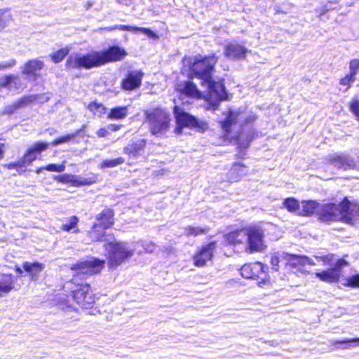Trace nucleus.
<instances>
[{
	"mask_svg": "<svg viewBox=\"0 0 359 359\" xmlns=\"http://www.w3.org/2000/svg\"><path fill=\"white\" fill-rule=\"evenodd\" d=\"M79 222V219L76 216H72L68 219V222L67 224H63L61 226V229L69 232L73 230V233H79V230L77 228V224Z\"/></svg>",
	"mask_w": 359,
	"mask_h": 359,
	"instance_id": "31",
	"label": "nucleus"
},
{
	"mask_svg": "<svg viewBox=\"0 0 359 359\" xmlns=\"http://www.w3.org/2000/svg\"><path fill=\"white\" fill-rule=\"evenodd\" d=\"M0 87L19 89L22 88V83L18 75H4L0 77Z\"/></svg>",
	"mask_w": 359,
	"mask_h": 359,
	"instance_id": "23",
	"label": "nucleus"
},
{
	"mask_svg": "<svg viewBox=\"0 0 359 359\" xmlns=\"http://www.w3.org/2000/svg\"><path fill=\"white\" fill-rule=\"evenodd\" d=\"M13 21V16L8 10H0V31L8 26Z\"/></svg>",
	"mask_w": 359,
	"mask_h": 359,
	"instance_id": "32",
	"label": "nucleus"
},
{
	"mask_svg": "<svg viewBox=\"0 0 359 359\" xmlns=\"http://www.w3.org/2000/svg\"><path fill=\"white\" fill-rule=\"evenodd\" d=\"M73 297L76 303L83 309L91 307L95 302L88 284L81 285L80 287L73 292Z\"/></svg>",
	"mask_w": 359,
	"mask_h": 359,
	"instance_id": "14",
	"label": "nucleus"
},
{
	"mask_svg": "<svg viewBox=\"0 0 359 359\" xmlns=\"http://www.w3.org/2000/svg\"><path fill=\"white\" fill-rule=\"evenodd\" d=\"M283 206L291 212H296L299 209V202L294 198H288L285 200Z\"/></svg>",
	"mask_w": 359,
	"mask_h": 359,
	"instance_id": "40",
	"label": "nucleus"
},
{
	"mask_svg": "<svg viewBox=\"0 0 359 359\" xmlns=\"http://www.w3.org/2000/svg\"><path fill=\"white\" fill-rule=\"evenodd\" d=\"M266 269L267 266L260 262L245 264L241 269V274L244 278L260 280L258 285L263 287L269 282V276L265 271Z\"/></svg>",
	"mask_w": 359,
	"mask_h": 359,
	"instance_id": "11",
	"label": "nucleus"
},
{
	"mask_svg": "<svg viewBox=\"0 0 359 359\" xmlns=\"http://www.w3.org/2000/svg\"><path fill=\"white\" fill-rule=\"evenodd\" d=\"M48 147V144L46 142H36L34 143L24 155L22 159L20 161V165L30 164L34 161L37 156L38 154L46 150Z\"/></svg>",
	"mask_w": 359,
	"mask_h": 359,
	"instance_id": "18",
	"label": "nucleus"
},
{
	"mask_svg": "<svg viewBox=\"0 0 359 359\" xmlns=\"http://www.w3.org/2000/svg\"><path fill=\"white\" fill-rule=\"evenodd\" d=\"M71 178L72 179V184L75 187L90 185L95 182L93 177L84 178L81 176L74 175V177H71Z\"/></svg>",
	"mask_w": 359,
	"mask_h": 359,
	"instance_id": "34",
	"label": "nucleus"
},
{
	"mask_svg": "<svg viewBox=\"0 0 359 359\" xmlns=\"http://www.w3.org/2000/svg\"><path fill=\"white\" fill-rule=\"evenodd\" d=\"M280 257L282 258H283L282 257V255L280 256L278 255V254H274L271 256V264L272 266V269H274L275 271H278V267H279V262H280Z\"/></svg>",
	"mask_w": 359,
	"mask_h": 359,
	"instance_id": "47",
	"label": "nucleus"
},
{
	"mask_svg": "<svg viewBox=\"0 0 359 359\" xmlns=\"http://www.w3.org/2000/svg\"><path fill=\"white\" fill-rule=\"evenodd\" d=\"M4 144L0 142V156H2L4 154Z\"/></svg>",
	"mask_w": 359,
	"mask_h": 359,
	"instance_id": "58",
	"label": "nucleus"
},
{
	"mask_svg": "<svg viewBox=\"0 0 359 359\" xmlns=\"http://www.w3.org/2000/svg\"><path fill=\"white\" fill-rule=\"evenodd\" d=\"M102 241H107L104 246L107 252L108 265L111 268L118 266L134 254L135 249L128 243L110 241L109 239Z\"/></svg>",
	"mask_w": 359,
	"mask_h": 359,
	"instance_id": "5",
	"label": "nucleus"
},
{
	"mask_svg": "<svg viewBox=\"0 0 359 359\" xmlns=\"http://www.w3.org/2000/svg\"><path fill=\"white\" fill-rule=\"evenodd\" d=\"M71 177H74V175H68V174L64 175V177L67 178V183H71V184L72 183V179L71 178Z\"/></svg>",
	"mask_w": 359,
	"mask_h": 359,
	"instance_id": "57",
	"label": "nucleus"
},
{
	"mask_svg": "<svg viewBox=\"0 0 359 359\" xmlns=\"http://www.w3.org/2000/svg\"><path fill=\"white\" fill-rule=\"evenodd\" d=\"M326 161L330 165L344 170L355 166L354 161L349 156L341 154H332L327 156Z\"/></svg>",
	"mask_w": 359,
	"mask_h": 359,
	"instance_id": "16",
	"label": "nucleus"
},
{
	"mask_svg": "<svg viewBox=\"0 0 359 359\" xmlns=\"http://www.w3.org/2000/svg\"><path fill=\"white\" fill-rule=\"evenodd\" d=\"M146 120L150 132L157 137L163 135L170 127V116L161 109H154L145 111Z\"/></svg>",
	"mask_w": 359,
	"mask_h": 359,
	"instance_id": "7",
	"label": "nucleus"
},
{
	"mask_svg": "<svg viewBox=\"0 0 359 359\" xmlns=\"http://www.w3.org/2000/svg\"><path fill=\"white\" fill-rule=\"evenodd\" d=\"M345 285L352 287H359V274L348 277L346 279Z\"/></svg>",
	"mask_w": 359,
	"mask_h": 359,
	"instance_id": "44",
	"label": "nucleus"
},
{
	"mask_svg": "<svg viewBox=\"0 0 359 359\" xmlns=\"http://www.w3.org/2000/svg\"><path fill=\"white\" fill-rule=\"evenodd\" d=\"M217 62V57L214 54L204 57L198 55L186 59L184 66L189 67L191 73L200 81L201 86L207 90H225L223 80H215L212 76V72ZM182 71H184V68Z\"/></svg>",
	"mask_w": 359,
	"mask_h": 359,
	"instance_id": "3",
	"label": "nucleus"
},
{
	"mask_svg": "<svg viewBox=\"0 0 359 359\" xmlns=\"http://www.w3.org/2000/svg\"><path fill=\"white\" fill-rule=\"evenodd\" d=\"M355 81V77L351 74H348L341 79L340 83L342 86L350 87L351 84L353 83Z\"/></svg>",
	"mask_w": 359,
	"mask_h": 359,
	"instance_id": "46",
	"label": "nucleus"
},
{
	"mask_svg": "<svg viewBox=\"0 0 359 359\" xmlns=\"http://www.w3.org/2000/svg\"><path fill=\"white\" fill-rule=\"evenodd\" d=\"M334 255L330 254L323 256H316V258L318 261L323 262L324 265H330L332 264L334 260Z\"/></svg>",
	"mask_w": 359,
	"mask_h": 359,
	"instance_id": "45",
	"label": "nucleus"
},
{
	"mask_svg": "<svg viewBox=\"0 0 359 359\" xmlns=\"http://www.w3.org/2000/svg\"><path fill=\"white\" fill-rule=\"evenodd\" d=\"M109 133L108 128H102L96 132V134L99 137H104L107 136L109 135Z\"/></svg>",
	"mask_w": 359,
	"mask_h": 359,
	"instance_id": "50",
	"label": "nucleus"
},
{
	"mask_svg": "<svg viewBox=\"0 0 359 359\" xmlns=\"http://www.w3.org/2000/svg\"><path fill=\"white\" fill-rule=\"evenodd\" d=\"M16 64V61L14 59H11L8 61H4L0 62V71L11 69L14 67Z\"/></svg>",
	"mask_w": 359,
	"mask_h": 359,
	"instance_id": "48",
	"label": "nucleus"
},
{
	"mask_svg": "<svg viewBox=\"0 0 359 359\" xmlns=\"http://www.w3.org/2000/svg\"><path fill=\"white\" fill-rule=\"evenodd\" d=\"M248 174L246 166L240 163H235L227 173V179L230 182L239 181L242 177Z\"/></svg>",
	"mask_w": 359,
	"mask_h": 359,
	"instance_id": "20",
	"label": "nucleus"
},
{
	"mask_svg": "<svg viewBox=\"0 0 359 359\" xmlns=\"http://www.w3.org/2000/svg\"><path fill=\"white\" fill-rule=\"evenodd\" d=\"M43 169H44V167L39 168H37V170H36V172L37 173H39V172H41V170H43Z\"/></svg>",
	"mask_w": 359,
	"mask_h": 359,
	"instance_id": "60",
	"label": "nucleus"
},
{
	"mask_svg": "<svg viewBox=\"0 0 359 359\" xmlns=\"http://www.w3.org/2000/svg\"><path fill=\"white\" fill-rule=\"evenodd\" d=\"M56 179L62 183H67V178L64 177V175L57 177Z\"/></svg>",
	"mask_w": 359,
	"mask_h": 359,
	"instance_id": "56",
	"label": "nucleus"
},
{
	"mask_svg": "<svg viewBox=\"0 0 359 359\" xmlns=\"http://www.w3.org/2000/svg\"><path fill=\"white\" fill-rule=\"evenodd\" d=\"M247 50L237 43H229L224 48V55L231 59L243 58Z\"/></svg>",
	"mask_w": 359,
	"mask_h": 359,
	"instance_id": "24",
	"label": "nucleus"
},
{
	"mask_svg": "<svg viewBox=\"0 0 359 359\" xmlns=\"http://www.w3.org/2000/svg\"><path fill=\"white\" fill-rule=\"evenodd\" d=\"M22 267L24 270L29 274L31 280H36L39 274L44 269L45 266L39 262H25L23 263Z\"/></svg>",
	"mask_w": 359,
	"mask_h": 359,
	"instance_id": "26",
	"label": "nucleus"
},
{
	"mask_svg": "<svg viewBox=\"0 0 359 359\" xmlns=\"http://www.w3.org/2000/svg\"><path fill=\"white\" fill-rule=\"evenodd\" d=\"M124 158L118 157L114 159H106L102 161L100 165L101 168H114L124 163Z\"/></svg>",
	"mask_w": 359,
	"mask_h": 359,
	"instance_id": "39",
	"label": "nucleus"
},
{
	"mask_svg": "<svg viewBox=\"0 0 359 359\" xmlns=\"http://www.w3.org/2000/svg\"><path fill=\"white\" fill-rule=\"evenodd\" d=\"M69 50L70 48L69 47H65L50 54V57L53 62L58 63L64 59V57L69 53Z\"/></svg>",
	"mask_w": 359,
	"mask_h": 359,
	"instance_id": "36",
	"label": "nucleus"
},
{
	"mask_svg": "<svg viewBox=\"0 0 359 359\" xmlns=\"http://www.w3.org/2000/svg\"><path fill=\"white\" fill-rule=\"evenodd\" d=\"M282 257L287 260V264L293 268L303 266L306 264L314 265L313 261L306 256L283 253Z\"/></svg>",
	"mask_w": 359,
	"mask_h": 359,
	"instance_id": "22",
	"label": "nucleus"
},
{
	"mask_svg": "<svg viewBox=\"0 0 359 359\" xmlns=\"http://www.w3.org/2000/svg\"><path fill=\"white\" fill-rule=\"evenodd\" d=\"M44 67L43 61L39 59L28 60L23 66L20 67L22 74L26 76H36L37 72L41 70Z\"/></svg>",
	"mask_w": 359,
	"mask_h": 359,
	"instance_id": "21",
	"label": "nucleus"
},
{
	"mask_svg": "<svg viewBox=\"0 0 359 359\" xmlns=\"http://www.w3.org/2000/svg\"><path fill=\"white\" fill-rule=\"evenodd\" d=\"M359 72V60L353 59L349 62V74L355 77Z\"/></svg>",
	"mask_w": 359,
	"mask_h": 359,
	"instance_id": "41",
	"label": "nucleus"
},
{
	"mask_svg": "<svg viewBox=\"0 0 359 359\" xmlns=\"http://www.w3.org/2000/svg\"><path fill=\"white\" fill-rule=\"evenodd\" d=\"M84 126H83L82 128H81L80 130H76L74 133L73 134H68L64 137H61L58 139H56L55 140H54L51 144L53 146H57L58 144H62V143H65V142H68L69 141H71L72 140H73L76 135H78L81 132H82L83 130V128H84Z\"/></svg>",
	"mask_w": 359,
	"mask_h": 359,
	"instance_id": "38",
	"label": "nucleus"
},
{
	"mask_svg": "<svg viewBox=\"0 0 359 359\" xmlns=\"http://www.w3.org/2000/svg\"><path fill=\"white\" fill-rule=\"evenodd\" d=\"M121 125L109 124L107 126V128H108V130H109L111 131H117L121 128Z\"/></svg>",
	"mask_w": 359,
	"mask_h": 359,
	"instance_id": "53",
	"label": "nucleus"
},
{
	"mask_svg": "<svg viewBox=\"0 0 359 359\" xmlns=\"http://www.w3.org/2000/svg\"><path fill=\"white\" fill-rule=\"evenodd\" d=\"M143 73L139 70L129 72L126 78L122 81L123 90H134L140 86Z\"/></svg>",
	"mask_w": 359,
	"mask_h": 359,
	"instance_id": "19",
	"label": "nucleus"
},
{
	"mask_svg": "<svg viewBox=\"0 0 359 359\" xmlns=\"http://www.w3.org/2000/svg\"><path fill=\"white\" fill-rule=\"evenodd\" d=\"M96 220L89 234L93 241H99L104 239V229L110 228L114 223V212L111 209H105L101 213L97 215Z\"/></svg>",
	"mask_w": 359,
	"mask_h": 359,
	"instance_id": "10",
	"label": "nucleus"
},
{
	"mask_svg": "<svg viewBox=\"0 0 359 359\" xmlns=\"http://www.w3.org/2000/svg\"><path fill=\"white\" fill-rule=\"evenodd\" d=\"M184 231L187 236H196L200 234L206 233L208 231V228L206 226L201 227L189 226L185 229Z\"/></svg>",
	"mask_w": 359,
	"mask_h": 359,
	"instance_id": "37",
	"label": "nucleus"
},
{
	"mask_svg": "<svg viewBox=\"0 0 359 359\" xmlns=\"http://www.w3.org/2000/svg\"><path fill=\"white\" fill-rule=\"evenodd\" d=\"M356 343L359 344V338H353V339H348L341 341H336L334 344H348V346H345L344 348H348L351 346V344Z\"/></svg>",
	"mask_w": 359,
	"mask_h": 359,
	"instance_id": "49",
	"label": "nucleus"
},
{
	"mask_svg": "<svg viewBox=\"0 0 359 359\" xmlns=\"http://www.w3.org/2000/svg\"><path fill=\"white\" fill-rule=\"evenodd\" d=\"M34 98L33 97H26L24 98H22L19 101H18L16 103H15L12 106H9L6 108V112L8 114H12L13 113L16 109H19L20 107L26 105L30 102H32L34 101Z\"/></svg>",
	"mask_w": 359,
	"mask_h": 359,
	"instance_id": "33",
	"label": "nucleus"
},
{
	"mask_svg": "<svg viewBox=\"0 0 359 359\" xmlns=\"http://www.w3.org/2000/svg\"><path fill=\"white\" fill-rule=\"evenodd\" d=\"M174 112L176 118L175 133L177 134H183L185 128L194 129L199 133H204L208 128L205 121L197 119L195 116L184 111L177 106L174 107Z\"/></svg>",
	"mask_w": 359,
	"mask_h": 359,
	"instance_id": "6",
	"label": "nucleus"
},
{
	"mask_svg": "<svg viewBox=\"0 0 359 359\" xmlns=\"http://www.w3.org/2000/svg\"><path fill=\"white\" fill-rule=\"evenodd\" d=\"M224 120L220 121L224 135L230 141H236L240 149L248 147L253 139V133L250 128L243 127V123H248L256 119L254 114L247 116L245 113L229 110Z\"/></svg>",
	"mask_w": 359,
	"mask_h": 359,
	"instance_id": "2",
	"label": "nucleus"
},
{
	"mask_svg": "<svg viewBox=\"0 0 359 359\" xmlns=\"http://www.w3.org/2000/svg\"><path fill=\"white\" fill-rule=\"evenodd\" d=\"M321 205L322 204L318 203L314 201H303L302 203V210L300 214L304 216H310L316 213L318 215V212Z\"/></svg>",
	"mask_w": 359,
	"mask_h": 359,
	"instance_id": "29",
	"label": "nucleus"
},
{
	"mask_svg": "<svg viewBox=\"0 0 359 359\" xmlns=\"http://www.w3.org/2000/svg\"><path fill=\"white\" fill-rule=\"evenodd\" d=\"M100 52L93 51L88 54L72 53L67 58L65 65L68 69H90L102 65Z\"/></svg>",
	"mask_w": 359,
	"mask_h": 359,
	"instance_id": "8",
	"label": "nucleus"
},
{
	"mask_svg": "<svg viewBox=\"0 0 359 359\" xmlns=\"http://www.w3.org/2000/svg\"><path fill=\"white\" fill-rule=\"evenodd\" d=\"M224 241L232 245L238 253L263 252L267 248L264 231L258 225H250L231 231L224 236Z\"/></svg>",
	"mask_w": 359,
	"mask_h": 359,
	"instance_id": "1",
	"label": "nucleus"
},
{
	"mask_svg": "<svg viewBox=\"0 0 359 359\" xmlns=\"http://www.w3.org/2000/svg\"><path fill=\"white\" fill-rule=\"evenodd\" d=\"M104 264V261L91 257L87 260L72 265L71 269L77 271L78 274L90 276L99 273L103 268Z\"/></svg>",
	"mask_w": 359,
	"mask_h": 359,
	"instance_id": "13",
	"label": "nucleus"
},
{
	"mask_svg": "<svg viewBox=\"0 0 359 359\" xmlns=\"http://www.w3.org/2000/svg\"><path fill=\"white\" fill-rule=\"evenodd\" d=\"M15 287L14 278L11 274H0V297L8 294Z\"/></svg>",
	"mask_w": 359,
	"mask_h": 359,
	"instance_id": "25",
	"label": "nucleus"
},
{
	"mask_svg": "<svg viewBox=\"0 0 359 359\" xmlns=\"http://www.w3.org/2000/svg\"><path fill=\"white\" fill-rule=\"evenodd\" d=\"M128 114V107L119 106L111 108L107 113V118L110 120L124 119Z\"/></svg>",
	"mask_w": 359,
	"mask_h": 359,
	"instance_id": "30",
	"label": "nucleus"
},
{
	"mask_svg": "<svg viewBox=\"0 0 359 359\" xmlns=\"http://www.w3.org/2000/svg\"><path fill=\"white\" fill-rule=\"evenodd\" d=\"M15 271L19 274H21L22 273V269L18 266H15Z\"/></svg>",
	"mask_w": 359,
	"mask_h": 359,
	"instance_id": "59",
	"label": "nucleus"
},
{
	"mask_svg": "<svg viewBox=\"0 0 359 359\" xmlns=\"http://www.w3.org/2000/svg\"><path fill=\"white\" fill-rule=\"evenodd\" d=\"M101 63L104 65L109 62L121 60L126 55V52L118 46H113L107 50L100 52Z\"/></svg>",
	"mask_w": 359,
	"mask_h": 359,
	"instance_id": "17",
	"label": "nucleus"
},
{
	"mask_svg": "<svg viewBox=\"0 0 359 359\" xmlns=\"http://www.w3.org/2000/svg\"><path fill=\"white\" fill-rule=\"evenodd\" d=\"M88 109L95 114L101 116L107 114V108L102 104L97 102H90L88 104Z\"/></svg>",
	"mask_w": 359,
	"mask_h": 359,
	"instance_id": "35",
	"label": "nucleus"
},
{
	"mask_svg": "<svg viewBox=\"0 0 359 359\" xmlns=\"http://www.w3.org/2000/svg\"><path fill=\"white\" fill-rule=\"evenodd\" d=\"M145 144V141L143 140H140L135 142L128 144L124 148V153L128 155H131L133 157L140 156L143 152Z\"/></svg>",
	"mask_w": 359,
	"mask_h": 359,
	"instance_id": "27",
	"label": "nucleus"
},
{
	"mask_svg": "<svg viewBox=\"0 0 359 359\" xmlns=\"http://www.w3.org/2000/svg\"><path fill=\"white\" fill-rule=\"evenodd\" d=\"M348 265V264L345 259H337L333 267L316 273L315 276L323 282L337 283L340 279L341 269Z\"/></svg>",
	"mask_w": 359,
	"mask_h": 359,
	"instance_id": "12",
	"label": "nucleus"
},
{
	"mask_svg": "<svg viewBox=\"0 0 359 359\" xmlns=\"http://www.w3.org/2000/svg\"><path fill=\"white\" fill-rule=\"evenodd\" d=\"M116 1L120 4L129 6L131 4L132 0H116Z\"/></svg>",
	"mask_w": 359,
	"mask_h": 359,
	"instance_id": "55",
	"label": "nucleus"
},
{
	"mask_svg": "<svg viewBox=\"0 0 359 359\" xmlns=\"http://www.w3.org/2000/svg\"><path fill=\"white\" fill-rule=\"evenodd\" d=\"M215 249V243H210L203 246L193 257L194 265L197 267L204 266L208 261L211 260Z\"/></svg>",
	"mask_w": 359,
	"mask_h": 359,
	"instance_id": "15",
	"label": "nucleus"
},
{
	"mask_svg": "<svg viewBox=\"0 0 359 359\" xmlns=\"http://www.w3.org/2000/svg\"><path fill=\"white\" fill-rule=\"evenodd\" d=\"M144 250L147 252H152L155 250V245L153 243H147L144 245Z\"/></svg>",
	"mask_w": 359,
	"mask_h": 359,
	"instance_id": "52",
	"label": "nucleus"
},
{
	"mask_svg": "<svg viewBox=\"0 0 359 359\" xmlns=\"http://www.w3.org/2000/svg\"><path fill=\"white\" fill-rule=\"evenodd\" d=\"M20 161L17 163H11L7 165H5V167L8 168V169H13L19 166H24L25 165H20Z\"/></svg>",
	"mask_w": 359,
	"mask_h": 359,
	"instance_id": "54",
	"label": "nucleus"
},
{
	"mask_svg": "<svg viewBox=\"0 0 359 359\" xmlns=\"http://www.w3.org/2000/svg\"><path fill=\"white\" fill-rule=\"evenodd\" d=\"M105 29H108V30H112V29H120V30H127V31L133 32L134 33H137V32H142V33L147 35L150 38L156 37V34L153 31H151L147 28H144V27H133V26L120 25H115L113 27L105 28Z\"/></svg>",
	"mask_w": 359,
	"mask_h": 359,
	"instance_id": "28",
	"label": "nucleus"
},
{
	"mask_svg": "<svg viewBox=\"0 0 359 359\" xmlns=\"http://www.w3.org/2000/svg\"><path fill=\"white\" fill-rule=\"evenodd\" d=\"M44 170L50 172H62L65 170V165L62 164H48L44 167Z\"/></svg>",
	"mask_w": 359,
	"mask_h": 359,
	"instance_id": "43",
	"label": "nucleus"
},
{
	"mask_svg": "<svg viewBox=\"0 0 359 359\" xmlns=\"http://www.w3.org/2000/svg\"><path fill=\"white\" fill-rule=\"evenodd\" d=\"M359 216V205L345 198L339 203L322 204L318 212V219L322 222L344 221L351 223L353 218Z\"/></svg>",
	"mask_w": 359,
	"mask_h": 359,
	"instance_id": "4",
	"label": "nucleus"
},
{
	"mask_svg": "<svg viewBox=\"0 0 359 359\" xmlns=\"http://www.w3.org/2000/svg\"><path fill=\"white\" fill-rule=\"evenodd\" d=\"M182 90H198V89H197V86L195 83L189 81L186 82V86Z\"/></svg>",
	"mask_w": 359,
	"mask_h": 359,
	"instance_id": "51",
	"label": "nucleus"
},
{
	"mask_svg": "<svg viewBox=\"0 0 359 359\" xmlns=\"http://www.w3.org/2000/svg\"><path fill=\"white\" fill-rule=\"evenodd\" d=\"M349 109L359 121V100L353 99L349 103Z\"/></svg>",
	"mask_w": 359,
	"mask_h": 359,
	"instance_id": "42",
	"label": "nucleus"
},
{
	"mask_svg": "<svg viewBox=\"0 0 359 359\" xmlns=\"http://www.w3.org/2000/svg\"><path fill=\"white\" fill-rule=\"evenodd\" d=\"M201 97H203L209 107L213 109L220 101L229 99L227 91H180V99L182 100L188 98L189 100L186 101L188 103H190L189 100Z\"/></svg>",
	"mask_w": 359,
	"mask_h": 359,
	"instance_id": "9",
	"label": "nucleus"
}]
</instances>
